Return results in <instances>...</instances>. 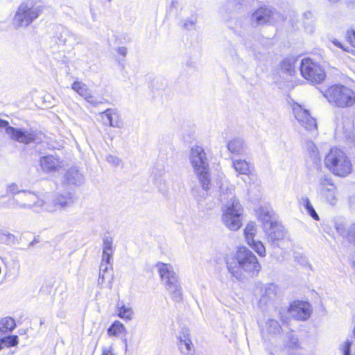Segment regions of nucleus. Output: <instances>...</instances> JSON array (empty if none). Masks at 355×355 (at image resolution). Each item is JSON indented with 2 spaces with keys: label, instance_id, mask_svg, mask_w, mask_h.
<instances>
[{
  "label": "nucleus",
  "instance_id": "nucleus-1",
  "mask_svg": "<svg viewBox=\"0 0 355 355\" xmlns=\"http://www.w3.org/2000/svg\"><path fill=\"white\" fill-rule=\"evenodd\" d=\"M226 264L229 272L237 279L241 277V270L251 275H256L261 269L257 257L244 246L238 248L235 256L228 257Z\"/></svg>",
  "mask_w": 355,
  "mask_h": 355
},
{
  "label": "nucleus",
  "instance_id": "nucleus-2",
  "mask_svg": "<svg viewBox=\"0 0 355 355\" xmlns=\"http://www.w3.org/2000/svg\"><path fill=\"white\" fill-rule=\"evenodd\" d=\"M219 200L225 207L222 218L223 223L230 230H238L242 225L241 216L243 209L239 200L235 198L234 189L223 184L220 187Z\"/></svg>",
  "mask_w": 355,
  "mask_h": 355
},
{
  "label": "nucleus",
  "instance_id": "nucleus-3",
  "mask_svg": "<svg viewBox=\"0 0 355 355\" xmlns=\"http://www.w3.org/2000/svg\"><path fill=\"white\" fill-rule=\"evenodd\" d=\"M190 162L198 176L202 189L207 192L210 188L209 166L202 147L196 146L191 149Z\"/></svg>",
  "mask_w": 355,
  "mask_h": 355
},
{
  "label": "nucleus",
  "instance_id": "nucleus-4",
  "mask_svg": "<svg viewBox=\"0 0 355 355\" xmlns=\"http://www.w3.org/2000/svg\"><path fill=\"white\" fill-rule=\"evenodd\" d=\"M326 167L335 175L345 177L352 171L350 159L338 148H332L324 159Z\"/></svg>",
  "mask_w": 355,
  "mask_h": 355
},
{
  "label": "nucleus",
  "instance_id": "nucleus-5",
  "mask_svg": "<svg viewBox=\"0 0 355 355\" xmlns=\"http://www.w3.org/2000/svg\"><path fill=\"white\" fill-rule=\"evenodd\" d=\"M43 11L40 0H24L17 8L14 21L19 27H27L37 19Z\"/></svg>",
  "mask_w": 355,
  "mask_h": 355
},
{
  "label": "nucleus",
  "instance_id": "nucleus-6",
  "mask_svg": "<svg viewBox=\"0 0 355 355\" xmlns=\"http://www.w3.org/2000/svg\"><path fill=\"white\" fill-rule=\"evenodd\" d=\"M329 103L338 107H348L355 103V92L343 85H334L329 87L324 93Z\"/></svg>",
  "mask_w": 355,
  "mask_h": 355
},
{
  "label": "nucleus",
  "instance_id": "nucleus-7",
  "mask_svg": "<svg viewBox=\"0 0 355 355\" xmlns=\"http://www.w3.org/2000/svg\"><path fill=\"white\" fill-rule=\"evenodd\" d=\"M10 202L14 208L32 209L35 212H42L44 200L37 193L30 190H23L21 195L12 197Z\"/></svg>",
  "mask_w": 355,
  "mask_h": 355
},
{
  "label": "nucleus",
  "instance_id": "nucleus-8",
  "mask_svg": "<svg viewBox=\"0 0 355 355\" xmlns=\"http://www.w3.org/2000/svg\"><path fill=\"white\" fill-rule=\"evenodd\" d=\"M317 178L318 181L317 193L319 196L325 202L335 205L337 201L338 191L331 176L320 173Z\"/></svg>",
  "mask_w": 355,
  "mask_h": 355
},
{
  "label": "nucleus",
  "instance_id": "nucleus-9",
  "mask_svg": "<svg viewBox=\"0 0 355 355\" xmlns=\"http://www.w3.org/2000/svg\"><path fill=\"white\" fill-rule=\"evenodd\" d=\"M300 69L302 76L312 83H320L326 76L323 68L309 58L301 60Z\"/></svg>",
  "mask_w": 355,
  "mask_h": 355
},
{
  "label": "nucleus",
  "instance_id": "nucleus-10",
  "mask_svg": "<svg viewBox=\"0 0 355 355\" xmlns=\"http://www.w3.org/2000/svg\"><path fill=\"white\" fill-rule=\"evenodd\" d=\"M74 202L73 195L70 192L56 193L49 201H44L43 211L54 213L71 207Z\"/></svg>",
  "mask_w": 355,
  "mask_h": 355
},
{
  "label": "nucleus",
  "instance_id": "nucleus-11",
  "mask_svg": "<svg viewBox=\"0 0 355 355\" xmlns=\"http://www.w3.org/2000/svg\"><path fill=\"white\" fill-rule=\"evenodd\" d=\"M293 112L298 123L306 130L313 131L317 130L315 119L311 116L309 110L304 109L298 103L293 105Z\"/></svg>",
  "mask_w": 355,
  "mask_h": 355
},
{
  "label": "nucleus",
  "instance_id": "nucleus-12",
  "mask_svg": "<svg viewBox=\"0 0 355 355\" xmlns=\"http://www.w3.org/2000/svg\"><path fill=\"white\" fill-rule=\"evenodd\" d=\"M288 313L297 320H306L311 315V305L304 301H295L291 304Z\"/></svg>",
  "mask_w": 355,
  "mask_h": 355
},
{
  "label": "nucleus",
  "instance_id": "nucleus-13",
  "mask_svg": "<svg viewBox=\"0 0 355 355\" xmlns=\"http://www.w3.org/2000/svg\"><path fill=\"white\" fill-rule=\"evenodd\" d=\"M5 132L10 139L20 143L28 144L35 140V137L33 132L23 129L15 128L10 126L9 124L5 127Z\"/></svg>",
  "mask_w": 355,
  "mask_h": 355
},
{
  "label": "nucleus",
  "instance_id": "nucleus-14",
  "mask_svg": "<svg viewBox=\"0 0 355 355\" xmlns=\"http://www.w3.org/2000/svg\"><path fill=\"white\" fill-rule=\"evenodd\" d=\"M164 284L173 301L180 302L182 300V288L180 278L176 272L167 279Z\"/></svg>",
  "mask_w": 355,
  "mask_h": 355
},
{
  "label": "nucleus",
  "instance_id": "nucleus-15",
  "mask_svg": "<svg viewBox=\"0 0 355 355\" xmlns=\"http://www.w3.org/2000/svg\"><path fill=\"white\" fill-rule=\"evenodd\" d=\"M71 89L93 105L101 103L92 94L87 85L81 81L76 80L71 85Z\"/></svg>",
  "mask_w": 355,
  "mask_h": 355
},
{
  "label": "nucleus",
  "instance_id": "nucleus-16",
  "mask_svg": "<svg viewBox=\"0 0 355 355\" xmlns=\"http://www.w3.org/2000/svg\"><path fill=\"white\" fill-rule=\"evenodd\" d=\"M62 161L58 155H47L40 159V166L44 173L55 172L61 167Z\"/></svg>",
  "mask_w": 355,
  "mask_h": 355
},
{
  "label": "nucleus",
  "instance_id": "nucleus-17",
  "mask_svg": "<svg viewBox=\"0 0 355 355\" xmlns=\"http://www.w3.org/2000/svg\"><path fill=\"white\" fill-rule=\"evenodd\" d=\"M273 11L266 7H261L252 15L251 21L254 26H263L271 22Z\"/></svg>",
  "mask_w": 355,
  "mask_h": 355
},
{
  "label": "nucleus",
  "instance_id": "nucleus-18",
  "mask_svg": "<svg viewBox=\"0 0 355 355\" xmlns=\"http://www.w3.org/2000/svg\"><path fill=\"white\" fill-rule=\"evenodd\" d=\"M268 234V239L273 245H279V242L284 240L286 236V232L284 227L279 223H276L268 231H266Z\"/></svg>",
  "mask_w": 355,
  "mask_h": 355
},
{
  "label": "nucleus",
  "instance_id": "nucleus-19",
  "mask_svg": "<svg viewBox=\"0 0 355 355\" xmlns=\"http://www.w3.org/2000/svg\"><path fill=\"white\" fill-rule=\"evenodd\" d=\"M259 218L262 222L264 231H268L274 225L277 223L275 214L268 208L260 209Z\"/></svg>",
  "mask_w": 355,
  "mask_h": 355
},
{
  "label": "nucleus",
  "instance_id": "nucleus-20",
  "mask_svg": "<svg viewBox=\"0 0 355 355\" xmlns=\"http://www.w3.org/2000/svg\"><path fill=\"white\" fill-rule=\"evenodd\" d=\"M84 180L83 175L76 167L70 168L64 174V181L69 185L80 186Z\"/></svg>",
  "mask_w": 355,
  "mask_h": 355
},
{
  "label": "nucleus",
  "instance_id": "nucleus-21",
  "mask_svg": "<svg viewBox=\"0 0 355 355\" xmlns=\"http://www.w3.org/2000/svg\"><path fill=\"white\" fill-rule=\"evenodd\" d=\"M178 345L180 352L186 355H192L194 352V345L191 340L189 334L183 332L178 336Z\"/></svg>",
  "mask_w": 355,
  "mask_h": 355
},
{
  "label": "nucleus",
  "instance_id": "nucleus-22",
  "mask_svg": "<svg viewBox=\"0 0 355 355\" xmlns=\"http://www.w3.org/2000/svg\"><path fill=\"white\" fill-rule=\"evenodd\" d=\"M228 150L233 154L244 155L248 153V148L242 139L236 138L231 140L227 144Z\"/></svg>",
  "mask_w": 355,
  "mask_h": 355
},
{
  "label": "nucleus",
  "instance_id": "nucleus-23",
  "mask_svg": "<svg viewBox=\"0 0 355 355\" xmlns=\"http://www.w3.org/2000/svg\"><path fill=\"white\" fill-rule=\"evenodd\" d=\"M277 296V286L270 284L265 286L263 293L260 298V303L267 304L275 300Z\"/></svg>",
  "mask_w": 355,
  "mask_h": 355
},
{
  "label": "nucleus",
  "instance_id": "nucleus-24",
  "mask_svg": "<svg viewBox=\"0 0 355 355\" xmlns=\"http://www.w3.org/2000/svg\"><path fill=\"white\" fill-rule=\"evenodd\" d=\"M156 267L163 283L175 273L173 267L169 263L159 262Z\"/></svg>",
  "mask_w": 355,
  "mask_h": 355
},
{
  "label": "nucleus",
  "instance_id": "nucleus-25",
  "mask_svg": "<svg viewBox=\"0 0 355 355\" xmlns=\"http://www.w3.org/2000/svg\"><path fill=\"white\" fill-rule=\"evenodd\" d=\"M281 330V326L277 320L274 319H268L266 322L265 329L263 330L262 335L264 338H266L268 336H275L279 334Z\"/></svg>",
  "mask_w": 355,
  "mask_h": 355
},
{
  "label": "nucleus",
  "instance_id": "nucleus-26",
  "mask_svg": "<svg viewBox=\"0 0 355 355\" xmlns=\"http://www.w3.org/2000/svg\"><path fill=\"white\" fill-rule=\"evenodd\" d=\"M105 122H108L112 127H119V121L117 112L113 109H107L101 113Z\"/></svg>",
  "mask_w": 355,
  "mask_h": 355
},
{
  "label": "nucleus",
  "instance_id": "nucleus-27",
  "mask_svg": "<svg viewBox=\"0 0 355 355\" xmlns=\"http://www.w3.org/2000/svg\"><path fill=\"white\" fill-rule=\"evenodd\" d=\"M14 319L10 317L2 318L0 320V337L3 334H8L15 328Z\"/></svg>",
  "mask_w": 355,
  "mask_h": 355
},
{
  "label": "nucleus",
  "instance_id": "nucleus-28",
  "mask_svg": "<svg viewBox=\"0 0 355 355\" xmlns=\"http://www.w3.org/2000/svg\"><path fill=\"white\" fill-rule=\"evenodd\" d=\"M232 166L240 174L248 175L250 172V163L244 159H237L233 160Z\"/></svg>",
  "mask_w": 355,
  "mask_h": 355
},
{
  "label": "nucleus",
  "instance_id": "nucleus-29",
  "mask_svg": "<svg viewBox=\"0 0 355 355\" xmlns=\"http://www.w3.org/2000/svg\"><path fill=\"white\" fill-rule=\"evenodd\" d=\"M57 37L58 40L63 44H65L70 39L76 40V35L72 33L68 28H66L63 26H60L58 28Z\"/></svg>",
  "mask_w": 355,
  "mask_h": 355
},
{
  "label": "nucleus",
  "instance_id": "nucleus-30",
  "mask_svg": "<svg viewBox=\"0 0 355 355\" xmlns=\"http://www.w3.org/2000/svg\"><path fill=\"white\" fill-rule=\"evenodd\" d=\"M301 205L304 207L307 214L315 220H319L320 218L315 211V209L312 206L309 199L307 197H302L300 199Z\"/></svg>",
  "mask_w": 355,
  "mask_h": 355
},
{
  "label": "nucleus",
  "instance_id": "nucleus-31",
  "mask_svg": "<svg viewBox=\"0 0 355 355\" xmlns=\"http://www.w3.org/2000/svg\"><path fill=\"white\" fill-rule=\"evenodd\" d=\"M297 60L294 58H286L281 64L282 70L287 73L290 76H293L295 73V64Z\"/></svg>",
  "mask_w": 355,
  "mask_h": 355
},
{
  "label": "nucleus",
  "instance_id": "nucleus-32",
  "mask_svg": "<svg viewBox=\"0 0 355 355\" xmlns=\"http://www.w3.org/2000/svg\"><path fill=\"white\" fill-rule=\"evenodd\" d=\"M306 148L310 157L312 158L313 162L317 164L320 160L319 151L317 146L313 142L308 141L306 144Z\"/></svg>",
  "mask_w": 355,
  "mask_h": 355
},
{
  "label": "nucleus",
  "instance_id": "nucleus-33",
  "mask_svg": "<svg viewBox=\"0 0 355 355\" xmlns=\"http://www.w3.org/2000/svg\"><path fill=\"white\" fill-rule=\"evenodd\" d=\"M334 227L340 236L345 237L346 239L347 238V229L346 228V223L343 218H336L334 221Z\"/></svg>",
  "mask_w": 355,
  "mask_h": 355
},
{
  "label": "nucleus",
  "instance_id": "nucleus-34",
  "mask_svg": "<svg viewBox=\"0 0 355 355\" xmlns=\"http://www.w3.org/2000/svg\"><path fill=\"white\" fill-rule=\"evenodd\" d=\"M125 331L124 325L119 321H114L107 329V334L110 336H117Z\"/></svg>",
  "mask_w": 355,
  "mask_h": 355
},
{
  "label": "nucleus",
  "instance_id": "nucleus-35",
  "mask_svg": "<svg viewBox=\"0 0 355 355\" xmlns=\"http://www.w3.org/2000/svg\"><path fill=\"white\" fill-rule=\"evenodd\" d=\"M257 228L254 223L248 224L244 230L245 239L248 243H253L254 236L256 234Z\"/></svg>",
  "mask_w": 355,
  "mask_h": 355
},
{
  "label": "nucleus",
  "instance_id": "nucleus-36",
  "mask_svg": "<svg viewBox=\"0 0 355 355\" xmlns=\"http://www.w3.org/2000/svg\"><path fill=\"white\" fill-rule=\"evenodd\" d=\"M18 343V336L15 335L0 337V344H1L2 347L3 346L7 347H14L17 345Z\"/></svg>",
  "mask_w": 355,
  "mask_h": 355
},
{
  "label": "nucleus",
  "instance_id": "nucleus-37",
  "mask_svg": "<svg viewBox=\"0 0 355 355\" xmlns=\"http://www.w3.org/2000/svg\"><path fill=\"white\" fill-rule=\"evenodd\" d=\"M113 274L112 272H105L99 274L98 284L99 285H103L106 282L110 288L112 286Z\"/></svg>",
  "mask_w": 355,
  "mask_h": 355
},
{
  "label": "nucleus",
  "instance_id": "nucleus-38",
  "mask_svg": "<svg viewBox=\"0 0 355 355\" xmlns=\"http://www.w3.org/2000/svg\"><path fill=\"white\" fill-rule=\"evenodd\" d=\"M260 256H266V248L261 241L253 240V243H248Z\"/></svg>",
  "mask_w": 355,
  "mask_h": 355
},
{
  "label": "nucleus",
  "instance_id": "nucleus-39",
  "mask_svg": "<svg viewBox=\"0 0 355 355\" xmlns=\"http://www.w3.org/2000/svg\"><path fill=\"white\" fill-rule=\"evenodd\" d=\"M133 311L131 308L123 305L119 309L118 315L122 319L131 320Z\"/></svg>",
  "mask_w": 355,
  "mask_h": 355
},
{
  "label": "nucleus",
  "instance_id": "nucleus-40",
  "mask_svg": "<svg viewBox=\"0 0 355 355\" xmlns=\"http://www.w3.org/2000/svg\"><path fill=\"white\" fill-rule=\"evenodd\" d=\"M303 17H304V24L305 25V28L309 31V32H312L313 31V26L311 24V22H313V14L310 11H306L305 12L304 14H303Z\"/></svg>",
  "mask_w": 355,
  "mask_h": 355
},
{
  "label": "nucleus",
  "instance_id": "nucleus-41",
  "mask_svg": "<svg viewBox=\"0 0 355 355\" xmlns=\"http://www.w3.org/2000/svg\"><path fill=\"white\" fill-rule=\"evenodd\" d=\"M23 190L19 189L18 185L16 183H10L6 187V193H11L12 195H21Z\"/></svg>",
  "mask_w": 355,
  "mask_h": 355
},
{
  "label": "nucleus",
  "instance_id": "nucleus-42",
  "mask_svg": "<svg viewBox=\"0 0 355 355\" xmlns=\"http://www.w3.org/2000/svg\"><path fill=\"white\" fill-rule=\"evenodd\" d=\"M294 259L296 262L299 263L301 266L308 267L311 269V265L309 263L307 258L299 253H297L294 256Z\"/></svg>",
  "mask_w": 355,
  "mask_h": 355
},
{
  "label": "nucleus",
  "instance_id": "nucleus-43",
  "mask_svg": "<svg viewBox=\"0 0 355 355\" xmlns=\"http://www.w3.org/2000/svg\"><path fill=\"white\" fill-rule=\"evenodd\" d=\"M349 243L355 245V223H353L347 228V238Z\"/></svg>",
  "mask_w": 355,
  "mask_h": 355
},
{
  "label": "nucleus",
  "instance_id": "nucleus-44",
  "mask_svg": "<svg viewBox=\"0 0 355 355\" xmlns=\"http://www.w3.org/2000/svg\"><path fill=\"white\" fill-rule=\"evenodd\" d=\"M287 338L288 340V345L291 348H295L297 347L298 338L294 335L293 331L287 334Z\"/></svg>",
  "mask_w": 355,
  "mask_h": 355
},
{
  "label": "nucleus",
  "instance_id": "nucleus-45",
  "mask_svg": "<svg viewBox=\"0 0 355 355\" xmlns=\"http://www.w3.org/2000/svg\"><path fill=\"white\" fill-rule=\"evenodd\" d=\"M103 251H112V238L107 236L103 239Z\"/></svg>",
  "mask_w": 355,
  "mask_h": 355
},
{
  "label": "nucleus",
  "instance_id": "nucleus-46",
  "mask_svg": "<svg viewBox=\"0 0 355 355\" xmlns=\"http://www.w3.org/2000/svg\"><path fill=\"white\" fill-rule=\"evenodd\" d=\"M106 160L109 164L116 167L119 166L121 164V160L114 155H110L107 156Z\"/></svg>",
  "mask_w": 355,
  "mask_h": 355
},
{
  "label": "nucleus",
  "instance_id": "nucleus-47",
  "mask_svg": "<svg viewBox=\"0 0 355 355\" xmlns=\"http://www.w3.org/2000/svg\"><path fill=\"white\" fill-rule=\"evenodd\" d=\"M352 342L346 340L341 346L340 349L343 352V355H351Z\"/></svg>",
  "mask_w": 355,
  "mask_h": 355
},
{
  "label": "nucleus",
  "instance_id": "nucleus-48",
  "mask_svg": "<svg viewBox=\"0 0 355 355\" xmlns=\"http://www.w3.org/2000/svg\"><path fill=\"white\" fill-rule=\"evenodd\" d=\"M112 272V268L111 263L102 262L101 263L99 268V274Z\"/></svg>",
  "mask_w": 355,
  "mask_h": 355
},
{
  "label": "nucleus",
  "instance_id": "nucleus-49",
  "mask_svg": "<svg viewBox=\"0 0 355 355\" xmlns=\"http://www.w3.org/2000/svg\"><path fill=\"white\" fill-rule=\"evenodd\" d=\"M3 236L6 237V239L3 240V239H1V240L6 243H14L16 240V236L14 234L8 233V232L3 233Z\"/></svg>",
  "mask_w": 355,
  "mask_h": 355
},
{
  "label": "nucleus",
  "instance_id": "nucleus-50",
  "mask_svg": "<svg viewBox=\"0 0 355 355\" xmlns=\"http://www.w3.org/2000/svg\"><path fill=\"white\" fill-rule=\"evenodd\" d=\"M112 251H103L102 262L111 263L110 261L112 257Z\"/></svg>",
  "mask_w": 355,
  "mask_h": 355
},
{
  "label": "nucleus",
  "instance_id": "nucleus-51",
  "mask_svg": "<svg viewBox=\"0 0 355 355\" xmlns=\"http://www.w3.org/2000/svg\"><path fill=\"white\" fill-rule=\"evenodd\" d=\"M206 198L203 196H200L199 198H198L197 199V201H198V208L200 209H211L212 208V205H203V201L204 200H205Z\"/></svg>",
  "mask_w": 355,
  "mask_h": 355
},
{
  "label": "nucleus",
  "instance_id": "nucleus-52",
  "mask_svg": "<svg viewBox=\"0 0 355 355\" xmlns=\"http://www.w3.org/2000/svg\"><path fill=\"white\" fill-rule=\"evenodd\" d=\"M347 40L352 46L355 47V30L347 32Z\"/></svg>",
  "mask_w": 355,
  "mask_h": 355
},
{
  "label": "nucleus",
  "instance_id": "nucleus-53",
  "mask_svg": "<svg viewBox=\"0 0 355 355\" xmlns=\"http://www.w3.org/2000/svg\"><path fill=\"white\" fill-rule=\"evenodd\" d=\"M196 22V19L195 17L189 19V20H187L186 22H184V28L187 29V30H190L191 28H192L193 27V26L195 25Z\"/></svg>",
  "mask_w": 355,
  "mask_h": 355
},
{
  "label": "nucleus",
  "instance_id": "nucleus-54",
  "mask_svg": "<svg viewBox=\"0 0 355 355\" xmlns=\"http://www.w3.org/2000/svg\"><path fill=\"white\" fill-rule=\"evenodd\" d=\"M178 1H173L171 3V6L168 9V12H173L174 11H175V12H177V10H178Z\"/></svg>",
  "mask_w": 355,
  "mask_h": 355
},
{
  "label": "nucleus",
  "instance_id": "nucleus-55",
  "mask_svg": "<svg viewBox=\"0 0 355 355\" xmlns=\"http://www.w3.org/2000/svg\"><path fill=\"white\" fill-rule=\"evenodd\" d=\"M117 52L123 55V56H125L126 54H127V49L124 46H121V47H119L117 50Z\"/></svg>",
  "mask_w": 355,
  "mask_h": 355
},
{
  "label": "nucleus",
  "instance_id": "nucleus-56",
  "mask_svg": "<svg viewBox=\"0 0 355 355\" xmlns=\"http://www.w3.org/2000/svg\"><path fill=\"white\" fill-rule=\"evenodd\" d=\"M332 42L335 46L343 49L344 51H348V50L346 49L338 40L335 39L332 41Z\"/></svg>",
  "mask_w": 355,
  "mask_h": 355
},
{
  "label": "nucleus",
  "instance_id": "nucleus-57",
  "mask_svg": "<svg viewBox=\"0 0 355 355\" xmlns=\"http://www.w3.org/2000/svg\"><path fill=\"white\" fill-rule=\"evenodd\" d=\"M263 56H264V55H263L262 53H261L259 52V53L254 52V58L257 59L259 61L262 60Z\"/></svg>",
  "mask_w": 355,
  "mask_h": 355
},
{
  "label": "nucleus",
  "instance_id": "nucleus-58",
  "mask_svg": "<svg viewBox=\"0 0 355 355\" xmlns=\"http://www.w3.org/2000/svg\"><path fill=\"white\" fill-rule=\"evenodd\" d=\"M352 128V121L349 119L347 120V125L346 126L343 127L344 129H346L348 131H350Z\"/></svg>",
  "mask_w": 355,
  "mask_h": 355
},
{
  "label": "nucleus",
  "instance_id": "nucleus-59",
  "mask_svg": "<svg viewBox=\"0 0 355 355\" xmlns=\"http://www.w3.org/2000/svg\"><path fill=\"white\" fill-rule=\"evenodd\" d=\"M102 355H114L111 351L110 349L108 348H104L103 349V354Z\"/></svg>",
  "mask_w": 355,
  "mask_h": 355
},
{
  "label": "nucleus",
  "instance_id": "nucleus-60",
  "mask_svg": "<svg viewBox=\"0 0 355 355\" xmlns=\"http://www.w3.org/2000/svg\"><path fill=\"white\" fill-rule=\"evenodd\" d=\"M40 240L37 237H35L34 239L29 243L28 247H33L35 244L38 243Z\"/></svg>",
  "mask_w": 355,
  "mask_h": 355
},
{
  "label": "nucleus",
  "instance_id": "nucleus-61",
  "mask_svg": "<svg viewBox=\"0 0 355 355\" xmlns=\"http://www.w3.org/2000/svg\"><path fill=\"white\" fill-rule=\"evenodd\" d=\"M7 125H8L7 121L0 119V128H5Z\"/></svg>",
  "mask_w": 355,
  "mask_h": 355
},
{
  "label": "nucleus",
  "instance_id": "nucleus-62",
  "mask_svg": "<svg viewBox=\"0 0 355 355\" xmlns=\"http://www.w3.org/2000/svg\"><path fill=\"white\" fill-rule=\"evenodd\" d=\"M354 200H355V196L351 198L350 203H351L352 205L354 204Z\"/></svg>",
  "mask_w": 355,
  "mask_h": 355
},
{
  "label": "nucleus",
  "instance_id": "nucleus-63",
  "mask_svg": "<svg viewBox=\"0 0 355 355\" xmlns=\"http://www.w3.org/2000/svg\"><path fill=\"white\" fill-rule=\"evenodd\" d=\"M331 3H336L338 2L339 0H329Z\"/></svg>",
  "mask_w": 355,
  "mask_h": 355
},
{
  "label": "nucleus",
  "instance_id": "nucleus-64",
  "mask_svg": "<svg viewBox=\"0 0 355 355\" xmlns=\"http://www.w3.org/2000/svg\"><path fill=\"white\" fill-rule=\"evenodd\" d=\"M44 320H41L40 322V325H42L44 324Z\"/></svg>",
  "mask_w": 355,
  "mask_h": 355
}]
</instances>
